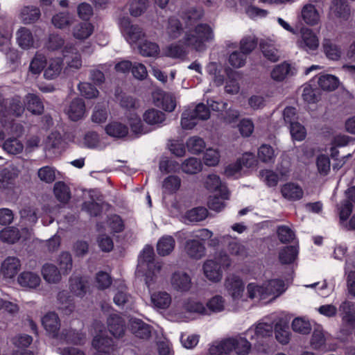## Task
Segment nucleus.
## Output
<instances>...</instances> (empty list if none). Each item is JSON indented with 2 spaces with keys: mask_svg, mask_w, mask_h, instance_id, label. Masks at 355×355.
<instances>
[{
  "mask_svg": "<svg viewBox=\"0 0 355 355\" xmlns=\"http://www.w3.org/2000/svg\"><path fill=\"white\" fill-rule=\"evenodd\" d=\"M161 269L162 263L155 261L153 248L146 245L139 257L137 272L145 277V283L149 289L155 282Z\"/></svg>",
  "mask_w": 355,
  "mask_h": 355,
  "instance_id": "obj_1",
  "label": "nucleus"
},
{
  "mask_svg": "<svg viewBox=\"0 0 355 355\" xmlns=\"http://www.w3.org/2000/svg\"><path fill=\"white\" fill-rule=\"evenodd\" d=\"M214 34L211 27L207 24H198L193 28L186 31L182 42L184 46L202 52L207 49V42L212 41Z\"/></svg>",
  "mask_w": 355,
  "mask_h": 355,
  "instance_id": "obj_2",
  "label": "nucleus"
},
{
  "mask_svg": "<svg viewBox=\"0 0 355 355\" xmlns=\"http://www.w3.org/2000/svg\"><path fill=\"white\" fill-rule=\"evenodd\" d=\"M286 290L284 282L280 279H272L264 282L261 285L250 283L247 286L248 297L251 299L266 300L268 297L275 299Z\"/></svg>",
  "mask_w": 355,
  "mask_h": 355,
  "instance_id": "obj_3",
  "label": "nucleus"
},
{
  "mask_svg": "<svg viewBox=\"0 0 355 355\" xmlns=\"http://www.w3.org/2000/svg\"><path fill=\"white\" fill-rule=\"evenodd\" d=\"M24 111L21 98L16 96L3 101L0 109V123L6 130L13 132V116H20Z\"/></svg>",
  "mask_w": 355,
  "mask_h": 355,
  "instance_id": "obj_4",
  "label": "nucleus"
},
{
  "mask_svg": "<svg viewBox=\"0 0 355 355\" xmlns=\"http://www.w3.org/2000/svg\"><path fill=\"white\" fill-rule=\"evenodd\" d=\"M210 117V111L202 103H198L194 108L185 110L181 117V125L183 129L191 130L199 120L205 121Z\"/></svg>",
  "mask_w": 355,
  "mask_h": 355,
  "instance_id": "obj_5",
  "label": "nucleus"
},
{
  "mask_svg": "<svg viewBox=\"0 0 355 355\" xmlns=\"http://www.w3.org/2000/svg\"><path fill=\"white\" fill-rule=\"evenodd\" d=\"M273 326L270 323L259 322L255 327H250L245 333L254 346H263L264 340L272 335Z\"/></svg>",
  "mask_w": 355,
  "mask_h": 355,
  "instance_id": "obj_6",
  "label": "nucleus"
},
{
  "mask_svg": "<svg viewBox=\"0 0 355 355\" xmlns=\"http://www.w3.org/2000/svg\"><path fill=\"white\" fill-rule=\"evenodd\" d=\"M92 347L96 349L93 355H114V342L109 337L106 332L101 331L96 335L92 343Z\"/></svg>",
  "mask_w": 355,
  "mask_h": 355,
  "instance_id": "obj_7",
  "label": "nucleus"
},
{
  "mask_svg": "<svg viewBox=\"0 0 355 355\" xmlns=\"http://www.w3.org/2000/svg\"><path fill=\"white\" fill-rule=\"evenodd\" d=\"M225 288L234 300L240 299L245 290L242 279L236 275H231L225 279Z\"/></svg>",
  "mask_w": 355,
  "mask_h": 355,
  "instance_id": "obj_8",
  "label": "nucleus"
},
{
  "mask_svg": "<svg viewBox=\"0 0 355 355\" xmlns=\"http://www.w3.org/2000/svg\"><path fill=\"white\" fill-rule=\"evenodd\" d=\"M297 46L307 52L315 51L319 46V40L317 35L309 28L301 30V38L297 42Z\"/></svg>",
  "mask_w": 355,
  "mask_h": 355,
  "instance_id": "obj_9",
  "label": "nucleus"
},
{
  "mask_svg": "<svg viewBox=\"0 0 355 355\" xmlns=\"http://www.w3.org/2000/svg\"><path fill=\"white\" fill-rule=\"evenodd\" d=\"M122 32L129 43H135L144 36L142 29L137 25L131 24L128 18L121 20Z\"/></svg>",
  "mask_w": 355,
  "mask_h": 355,
  "instance_id": "obj_10",
  "label": "nucleus"
},
{
  "mask_svg": "<svg viewBox=\"0 0 355 355\" xmlns=\"http://www.w3.org/2000/svg\"><path fill=\"white\" fill-rule=\"evenodd\" d=\"M130 329L135 336L140 339L148 340L151 336L152 327L139 318L130 320Z\"/></svg>",
  "mask_w": 355,
  "mask_h": 355,
  "instance_id": "obj_11",
  "label": "nucleus"
},
{
  "mask_svg": "<svg viewBox=\"0 0 355 355\" xmlns=\"http://www.w3.org/2000/svg\"><path fill=\"white\" fill-rule=\"evenodd\" d=\"M205 186L207 190L215 192L216 195H220L223 198H228L229 197L226 185L221 182L217 175H209L205 180Z\"/></svg>",
  "mask_w": 355,
  "mask_h": 355,
  "instance_id": "obj_12",
  "label": "nucleus"
},
{
  "mask_svg": "<svg viewBox=\"0 0 355 355\" xmlns=\"http://www.w3.org/2000/svg\"><path fill=\"white\" fill-rule=\"evenodd\" d=\"M238 343L243 344L245 342L241 339H234V338L225 339L219 343L212 345L209 348V353L211 355H227L234 351V346Z\"/></svg>",
  "mask_w": 355,
  "mask_h": 355,
  "instance_id": "obj_13",
  "label": "nucleus"
},
{
  "mask_svg": "<svg viewBox=\"0 0 355 355\" xmlns=\"http://www.w3.org/2000/svg\"><path fill=\"white\" fill-rule=\"evenodd\" d=\"M343 324L347 327L355 324V303L345 300L338 308Z\"/></svg>",
  "mask_w": 355,
  "mask_h": 355,
  "instance_id": "obj_14",
  "label": "nucleus"
},
{
  "mask_svg": "<svg viewBox=\"0 0 355 355\" xmlns=\"http://www.w3.org/2000/svg\"><path fill=\"white\" fill-rule=\"evenodd\" d=\"M191 279L190 276L183 272H174L171 277L172 287L180 292H187L191 287Z\"/></svg>",
  "mask_w": 355,
  "mask_h": 355,
  "instance_id": "obj_15",
  "label": "nucleus"
},
{
  "mask_svg": "<svg viewBox=\"0 0 355 355\" xmlns=\"http://www.w3.org/2000/svg\"><path fill=\"white\" fill-rule=\"evenodd\" d=\"M295 73V69L288 62H284L273 68L271 71V78L275 81L281 82Z\"/></svg>",
  "mask_w": 355,
  "mask_h": 355,
  "instance_id": "obj_16",
  "label": "nucleus"
},
{
  "mask_svg": "<svg viewBox=\"0 0 355 355\" xmlns=\"http://www.w3.org/2000/svg\"><path fill=\"white\" fill-rule=\"evenodd\" d=\"M107 322L110 332L115 338H121L124 335L125 326L124 320L121 316L111 314L108 317Z\"/></svg>",
  "mask_w": 355,
  "mask_h": 355,
  "instance_id": "obj_17",
  "label": "nucleus"
},
{
  "mask_svg": "<svg viewBox=\"0 0 355 355\" xmlns=\"http://www.w3.org/2000/svg\"><path fill=\"white\" fill-rule=\"evenodd\" d=\"M63 56L70 68L78 69L81 67V56L74 46L67 44L63 50Z\"/></svg>",
  "mask_w": 355,
  "mask_h": 355,
  "instance_id": "obj_18",
  "label": "nucleus"
},
{
  "mask_svg": "<svg viewBox=\"0 0 355 355\" xmlns=\"http://www.w3.org/2000/svg\"><path fill=\"white\" fill-rule=\"evenodd\" d=\"M155 105L166 112H172L176 107L175 98L170 94L158 92L153 96Z\"/></svg>",
  "mask_w": 355,
  "mask_h": 355,
  "instance_id": "obj_19",
  "label": "nucleus"
},
{
  "mask_svg": "<svg viewBox=\"0 0 355 355\" xmlns=\"http://www.w3.org/2000/svg\"><path fill=\"white\" fill-rule=\"evenodd\" d=\"M21 267V263L18 258L15 257H7L1 264V270L6 278L14 277Z\"/></svg>",
  "mask_w": 355,
  "mask_h": 355,
  "instance_id": "obj_20",
  "label": "nucleus"
},
{
  "mask_svg": "<svg viewBox=\"0 0 355 355\" xmlns=\"http://www.w3.org/2000/svg\"><path fill=\"white\" fill-rule=\"evenodd\" d=\"M204 274L207 279L218 282L222 279V271L218 263L214 260H207L203 265Z\"/></svg>",
  "mask_w": 355,
  "mask_h": 355,
  "instance_id": "obj_21",
  "label": "nucleus"
},
{
  "mask_svg": "<svg viewBox=\"0 0 355 355\" xmlns=\"http://www.w3.org/2000/svg\"><path fill=\"white\" fill-rule=\"evenodd\" d=\"M42 323L47 332L55 337L58 334L60 324L58 315L54 312L46 313L42 320Z\"/></svg>",
  "mask_w": 355,
  "mask_h": 355,
  "instance_id": "obj_22",
  "label": "nucleus"
},
{
  "mask_svg": "<svg viewBox=\"0 0 355 355\" xmlns=\"http://www.w3.org/2000/svg\"><path fill=\"white\" fill-rule=\"evenodd\" d=\"M183 26L180 19L175 17H170L165 26V33L171 40L179 37L183 32Z\"/></svg>",
  "mask_w": 355,
  "mask_h": 355,
  "instance_id": "obj_23",
  "label": "nucleus"
},
{
  "mask_svg": "<svg viewBox=\"0 0 355 355\" xmlns=\"http://www.w3.org/2000/svg\"><path fill=\"white\" fill-rule=\"evenodd\" d=\"M85 111V102L82 98H77L71 101L70 103L67 113L69 119L73 121L80 119Z\"/></svg>",
  "mask_w": 355,
  "mask_h": 355,
  "instance_id": "obj_24",
  "label": "nucleus"
},
{
  "mask_svg": "<svg viewBox=\"0 0 355 355\" xmlns=\"http://www.w3.org/2000/svg\"><path fill=\"white\" fill-rule=\"evenodd\" d=\"M94 31V25L88 21L80 22L76 24L72 31L73 36L79 40H84L89 37Z\"/></svg>",
  "mask_w": 355,
  "mask_h": 355,
  "instance_id": "obj_25",
  "label": "nucleus"
},
{
  "mask_svg": "<svg viewBox=\"0 0 355 355\" xmlns=\"http://www.w3.org/2000/svg\"><path fill=\"white\" fill-rule=\"evenodd\" d=\"M53 193L57 200L63 205L67 204L71 197L69 187L62 181H58L55 183Z\"/></svg>",
  "mask_w": 355,
  "mask_h": 355,
  "instance_id": "obj_26",
  "label": "nucleus"
},
{
  "mask_svg": "<svg viewBox=\"0 0 355 355\" xmlns=\"http://www.w3.org/2000/svg\"><path fill=\"white\" fill-rule=\"evenodd\" d=\"M281 193L284 198L293 201L301 199L304 193L302 189L294 183H286L283 185Z\"/></svg>",
  "mask_w": 355,
  "mask_h": 355,
  "instance_id": "obj_27",
  "label": "nucleus"
},
{
  "mask_svg": "<svg viewBox=\"0 0 355 355\" xmlns=\"http://www.w3.org/2000/svg\"><path fill=\"white\" fill-rule=\"evenodd\" d=\"M17 282L22 287L35 288L40 285L41 279L40 276L35 272H23L19 275Z\"/></svg>",
  "mask_w": 355,
  "mask_h": 355,
  "instance_id": "obj_28",
  "label": "nucleus"
},
{
  "mask_svg": "<svg viewBox=\"0 0 355 355\" xmlns=\"http://www.w3.org/2000/svg\"><path fill=\"white\" fill-rule=\"evenodd\" d=\"M175 245V241L172 236L164 235L157 243V252L159 255L164 257L170 254Z\"/></svg>",
  "mask_w": 355,
  "mask_h": 355,
  "instance_id": "obj_29",
  "label": "nucleus"
},
{
  "mask_svg": "<svg viewBox=\"0 0 355 355\" xmlns=\"http://www.w3.org/2000/svg\"><path fill=\"white\" fill-rule=\"evenodd\" d=\"M302 17L304 21L310 26L318 24L320 21V14L315 6L306 4L302 9Z\"/></svg>",
  "mask_w": 355,
  "mask_h": 355,
  "instance_id": "obj_30",
  "label": "nucleus"
},
{
  "mask_svg": "<svg viewBox=\"0 0 355 355\" xmlns=\"http://www.w3.org/2000/svg\"><path fill=\"white\" fill-rule=\"evenodd\" d=\"M144 121L151 125L159 127L163 124L166 119V115L164 112L156 109H150L144 114Z\"/></svg>",
  "mask_w": 355,
  "mask_h": 355,
  "instance_id": "obj_31",
  "label": "nucleus"
},
{
  "mask_svg": "<svg viewBox=\"0 0 355 355\" xmlns=\"http://www.w3.org/2000/svg\"><path fill=\"white\" fill-rule=\"evenodd\" d=\"M17 42L20 47L28 49L33 46L34 39L32 33L25 27L20 28L17 33Z\"/></svg>",
  "mask_w": 355,
  "mask_h": 355,
  "instance_id": "obj_32",
  "label": "nucleus"
},
{
  "mask_svg": "<svg viewBox=\"0 0 355 355\" xmlns=\"http://www.w3.org/2000/svg\"><path fill=\"white\" fill-rule=\"evenodd\" d=\"M105 132L110 137L123 138L128 133V128L122 123L113 121L106 125Z\"/></svg>",
  "mask_w": 355,
  "mask_h": 355,
  "instance_id": "obj_33",
  "label": "nucleus"
},
{
  "mask_svg": "<svg viewBox=\"0 0 355 355\" xmlns=\"http://www.w3.org/2000/svg\"><path fill=\"white\" fill-rule=\"evenodd\" d=\"M186 251L188 255L193 259H200L205 255V248L201 242L197 240H189L186 243Z\"/></svg>",
  "mask_w": 355,
  "mask_h": 355,
  "instance_id": "obj_34",
  "label": "nucleus"
},
{
  "mask_svg": "<svg viewBox=\"0 0 355 355\" xmlns=\"http://www.w3.org/2000/svg\"><path fill=\"white\" fill-rule=\"evenodd\" d=\"M61 336L67 343L74 345H83L86 339L85 334L72 329H63Z\"/></svg>",
  "mask_w": 355,
  "mask_h": 355,
  "instance_id": "obj_35",
  "label": "nucleus"
},
{
  "mask_svg": "<svg viewBox=\"0 0 355 355\" xmlns=\"http://www.w3.org/2000/svg\"><path fill=\"white\" fill-rule=\"evenodd\" d=\"M26 107L34 114H41L44 111V105L40 98L34 94L26 96Z\"/></svg>",
  "mask_w": 355,
  "mask_h": 355,
  "instance_id": "obj_36",
  "label": "nucleus"
},
{
  "mask_svg": "<svg viewBox=\"0 0 355 355\" xmlns=\"http://www.w3.org/2000/svg\"><path fill=\"white\" fill-rule=\"evenodd\" d=\"M317 83L319 87L326 91L335 90L339 85V80L337 77L330 74H323L317 78Z\"/></svg>",
  "mask_w": 355,
  "mask_h": 355,
  "instance_id": "obj_37",
  "label": "nucleus"
},
{
  "mask_svg": "<svg viewBox=\"0 0 355 355\" xmlns=\"http://www.w3.org/2000/svg\"><path fill=\"white\" fill-rule=\"evenodd\" d=\"M61 272L52 263H45L42 269L44 279L49 283H56L61 278Z\"/></svg>",
  "mask_w": 355,
  "mask_h": 355,
  "instance_id": "obj_38",
  "label": "nucleus"
},
{
  "mask_svg": "<svg viewBox=\"0 0 355 355\" xmlns=\"http://www.w3.org/2000/svg\"><path fill=\"white\" fill-rule=\"evenodd\" d=\"M151 302L157 309H166L171 303V297L168 293L159 291L151 295Z\"/></svg>",
  "mask_w": 355,
  "mask_h": 355,
  "instance_id": "obj_39",
  "label": "nucleus"
},
{
  "mask_svg": "<svg viewBox=\"0 0 355 355\" xmlns=\"http://www.w3.org/2000/svg\"><path fill=\"white\" fill-rule=\"evenodd\" d=\"M3 46L1 51L5 52L6 56L12 63L18 59V52L10 47V37L8 35H0V46Z\"/></svg>",
  "mask_w": 355,
  "mask_h": 355,
  "instance_id": "obj_40",
  "label": "nucleus"
},
{
  "mask_svg": "<svg viewBox=\"0 0 355 355\" xmlns=\"http://www.w3.org/2000/svg\"><path fill=\"white\" fill-rule=\"evenodd\" d=\"M58 300L60 303L59 309H61L64 314L69 315L72 313L75 309L73 299L69 296L67 291H62L58 294Z\"/></svg>",
  "mask_w": 355,
  "mask_h": 355,
  "instance_id": "obj_41",
  "label": "nucleus"
},
{
  "mask_svg": "<svg viewBox=\"0 0 355 355\" xmlns=\"http://www.w3.org/2000/svg\"><path fill=\"white\" fill-rule=\"evenodd\" d=\"M40 10L36 6H25L20 14L21 19L24 24H31L37 21L40 17Z\"/></svg>",
  "mask_w": 355,
  "mask_h": 355,
  "instance_id": "obj_42",
  "label": "nucleus"
},
{
  "mask_svg": "<svg viewBox=\"0 0 355 355\" xmlns=\"http://www.w3.org/2000/svg\"><path fill=\"white\" fill-rule=\"evenodd\" d=\"M70 291L76 296L83 297L87 293V282L79 277H72L69 279Z\"/></svg>",
  "mask_w": 355,
  "mask_h": 355,
  "instance_id": "obj_43",
  "label": "nucleus"
},
{
  "mask_svg": "<svg viewBox=\"0 0 355 355\" xmlns=\"http://www.w3.org/2000/svg\"><path fill=\"white\" fill-rule=\"evenodd\" d=\"M298 254V248L295 245H290L280 250L279 259L282 264L292 263Z\"/></svg>",
  "mask_w": 355,
  "mask_h": 355,
  "instance_id": "obj_44",
  "label": "nucleus"
},
{
  "mask_svg": "<svg viewBox=\"0 0 355 355\" xmlns=\"http://www.w3.org/2000/svg\"><path fill=\"white\" fill-rule=\"evenodd\" d=\"M62 68V61L60 58L52 59L46 68L44 76L46 79L52 80L56 78Z\"/></svg>",
  "mask_w": 355,
  "mask_h": 355,
  "instance_id": "obj_45",
  "label": "nucleus"
},
{
  "mask_svg": "<svg viewBox=\"0 0 355 355\" xmlns=\"http://www.w3.org/2000/svg\"><path fill=\"white\" fill-rule=\"evenodd\" d=\"M17 173L8 168L2 169L0 172V189H10L14 185Z\"/></svg>",
  "mask_w": 355,
  "mask_h": 355,
  "instance_id": "obj_46",
  "label": "nucleus"
},
{
  "mask_svg": "<svg viewBox=\"0 0 355 355\" xmlns=\"http://www.w3.org/2000/svg\"><path fill=\"white\" fill-rule=\"evenodd\" d=\"M57 263L60 268V271L63 275H68L73 267L71 254L68 252H61L57 259Z\"/></svg>",
  "mask_w": 355,
  "mask_h": 355,
  "instance_id": "obj_47",
  "label": "nucleus"
},
{
  "mask_svg": "<svg viewBox=\"0 0 355 355\" xmlns=\"http://www.w3.org/2000/svg\"><path fill=\"white\" fill-rule=\"evenodd\" d=\"M322 46L328 58L332 60H338L340 58V48L334 44L331 40L324 39L322 42Z\"/></svg>",
  "mask_w": 355,
  "mask_h": 355,
  "instance_id": "obj_48",
  "label": "nucleus"
},
{
  "mask_svg": "<svg viewBox=\"0 0 355 355\" xmlns=\"http://www.w3.org/2000/svg\"><path fill=\"white\" fill-rule=\"evenodd\" d=\"M202 163L199 159L189 157L181 165L182 171L187 174H196L201 171Z\"/></svg>",
  "mask_w": 355,
  "mask_h": 355,
  "instance_id": "obj_49",
  "label": "nucleus"
},
{
  "mask_svg": "<svg viewBox=\"0 0 355 355\" xmlns=\"http://www.w3.org/2000/svg\"><path fill=\"white\" fill-rule=\"evenodd\" d=\"M275 153L273 148L268 144H262L258 149V158L263 163H274Z\"/></svg>",
  "mask_w": 355,
  "mask_h": 355,
  "instance_id": "obj_50",
  "label": "nucleus"
},
{
  "mask_svg": "<svg viewBox=\"0 0 355 355\" xmlns=\"http://www.w3.org/2000/svg\"><path fill=\"white\" fill-rule=\"evenodd\" d=\"M52 24L58 28L67 27L72 22V17L68 12H60L52 17Z\"/></svg>",
  "mask_w": 355,
  "mask_h": 355,
  "instance_id": "obj_51",
  "label": "nucleus"
},
{
  "mask_svg": "<svg viewBox=\"0 0 355 355\" xmlns=\"http://www.w3.org/2000/svg\"><path fill=\"white\" fill-rule=\"evenodd\" d=\"M226 244L227 245V250L231 254L241 257L246 255L245 248L236 238L231 236V239L227 241Z\"/></svg>",
  "mask_w": 355,
  "mask_h": 355,
  "instance_id": "obj_52",
  "label": "nucleus"
},
{
  "mask_svg": "<svg viewBox=\"0 0 355 355\" xmlns=\"http://www.w3.org/2000/svg\"><path fill=\"white\" fill-rule=\"evenodd\" d=\"M139 49L140 53L145 57H154L159 52L158 44L146 40L139 46Z\"/></svg>",
  "mask_w": 355,
  "mask_h": 355,
  "instance_id": "obj_53",
  "label": "nucleus"
},
{
  "mask_svg": "<svg viewBox=\"0 0 355 355\" xmlns=\"http://www.w3.org/2000/svg\"><path fill=\"white\" fill-rule=\"evenodd\" d=\"M208 315L211 313H219L225 309V300L222 296L216 295L211 297L207 303Z\"/></svg>",
  "mask_w": 355,
  "mask_h": 355,
  "instance_id": "obj_54",
  "label": "nucleus"
},
{
  "mask_svg": "<svg viewBox=\"0 0 355 355\" xmlns=\"http://www.w3.org/2000/svg\"><path fill=\"white\" fill-rule=\"evenodd\" d=\"M181 180L177 175H169L164 179L163 182V189L164 192L168 193H175L180 187Z\"/></svg>",
  "mask_w": 355,
  "mask_h": 355,
  "instance_id": "obj_55",
  "label": "nucleus"
},
{
  "mask_svg": "<svg viewBox=\"0 0 355 355\" xmlns=\"http://www.w3.org/2000/svg\"><path fill=\"white\" fill-rule=\"evenodd\" d=\"M208 215V211L203 207L193 208L186 213V218L191 222H199L205 220Z\"/></svg>",
  "mask_w": 355,
  "mask_h": 355,
  "instance_id": "obj_56",
  "label": "nucleus"
},
{
  "mask_svg": "<svg viewBox=\"0 0 355 355\" xmlns=\"http://www.w3.org/2000/svg\"><path fill=\"white\" fill-rule=\"evenodd\" d=\"M19 238V231L17 228L8 227L0 232V239L3 242L15 243Z\"/></svg>",
  "mask_w": 355,
  "mask_h": 355,
  "instance_id": "obj_57",
  "label": "nucleus"
},
{
  "mask_svg": "<svg viewBox=\"0 0 355 355\" xmlns=\"http://www.w3.org/2000/svg\"><path fill=\"white\" fill-rule=\"evenodd\" d=\"M46 62V57L37 53L30 64V71L34 74L40 73L45 67Z\"/></svg>",
  "mask_w": 355,
  "mask_h": 355,
  "instance_id": "obj_58",
  "label": "nucleus"
},
{
  "mask_svg": "<svg viewBox=\"0 0 355 355\" xmlns=\"http://www.w3.org/2000/svg\"><path fill=\"white\" fill-rule=\"evenodd\" d=\"M187 146L189 152L193 154H198L205 148L204 140L198 137H192L187 141Z\"/></svg>",
  "mask_w": 355,
  "mask_h": 355,
  "instance_id": "obj_59",
  "label": "nucleus"
},
{
  "mask_svg": "<svg viewBox=\"0 0 355 355\" xmlns=\"http://www.w3.org/2000/svg\"><path fill=\"white\" fill-rule=\"evenodd\" d=\"M260 48L263 56L268 60L275 62L278 61L279 55L277 50L274 46L268 44L267 42H261Z\"/></svg>",
  "mask_w": 355,
  "mask_h": 355,
  "instance_id": "obj_60",
  "label": "nucleus"
},
{
  "mask_svg": "<svg viewBox=\"0 0 355 355\" xmlns=\"http://www.w3.org/2000/svg\"><path fill=\"white\" fill-rule=\"evenodd\" d=\"M3 148L9 154L17 155L22 152L24 146L17 139H8L3 143Z\"/></svg>",
  "mask_w": 355,
  "mask_h": 355,
  "instance_id": "obj_61",
  "label": "nucleus"
},
{
  "mask_svg": "<svg viewBox=\"0 0 355 355\" xmlns=\"http://www.w3.org/2000/svg\"><path fill=\"white\" fill-rule=\"evenodd\" d=\"M184 309L191 313H196L200 315H208L206 306L201 302L189 300L184 304Z\"/></svg>",
  "mask_w": 355,
  "mask_h": 355,
  "instance_id": "obj_62",
  "label": "nucleus"
},
{
  "mask_svg": "<svg viewBox=\"0 0 355 355\" xmlns=\"http://www.w3.org/2000/svg\"><path fill=\"white\" fill-rule=\"evenodd\" d=\"M276 339L282 345H286L290 340L289 327L287 325L276 324L275 326Z\"/></svg>",
  "mask_w": 355,
  "mask_h": 355,
  "instance_id": "obj_63",
  "label": "nucleus"
},
{
  "mask_svg": "<svg viewBox=\"0 0 355 355\" xmlns=\"http://www.w3.org/2000/svg\"><path fill=\"white\" fill-rule=\"evenodd\" d=\"M302 98L308 103H314L320 99V91L316 88H313L311 85H305Z\"/></svg>",
  "mask_w": 355,
  "mask_h": 355,
  "instance_id": "obj_64",
  "label": "nucleus"
}]
</instances>
